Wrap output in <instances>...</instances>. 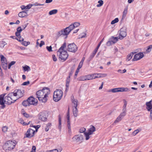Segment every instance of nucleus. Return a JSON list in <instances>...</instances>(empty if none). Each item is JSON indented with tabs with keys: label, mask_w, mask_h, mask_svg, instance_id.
I'll return each mask as SVG.
<instances>
[{
	"label": "nucleus",
	"mask_w": 152,
	"mask_h": 152,
	"mask_svg": "<svg viewBox=\"0 0 152 152\" xmlns=\"http://www.w3.org/2000/svg\"><path fill=\"white\" fill-rule=\"evenodd\" d=\"M49 88L44 87L42 90L37 91L36 92L37 97L39 101L45 103L47 100L48 95L50 94Z\"/></svg>",
	"instance_id": "1"
},
{
	"label": "nucleus",
	"mask_w": 152,
	"mask_h": 152,
	"mask_svg": "<svg viewBox=\"0 0 152 152\" xmlns=\"http://www.w3.org/2000/svg\"><path fill=\"white\" fill-rule=\"evenodd\" d=\"M74 28V26L72 24H71L69 26L66 27V28L62 29L58 31L56 34V37L58 38L61 37L66 39L70 32Z\"/></svg>",
	"instance_id": "2"
},
{
	"label": "nucleus",
	"mask_w": 152,
	"mask_h": 152,
	"mask_svg": "<svg viewBox=\"0 0 152 152\" xmlns=\"http://www.w3.org/2000/svg\"><path fill=\"white\" fill-rule=\"evenodd\" d=\"M63 95L62 91L57 89L54 92L53 99L55 102H58L60 100Z\"/></svg>",
	"instance_id": "3"
},
{
	"label": "nucleus",
	"mask_w": 152,
	"mask_h": 152,
	"mask_svg": "<svg viewBox=\"0 0 152 152\" xmlns=\"http://www.w3.org/2000/svg\"><path fill=\"white\" fill-rule=\"evenodd\" d=\"M16 143L12 141H7L4 145V148L6 150H11L15 147Z\"/></svg>",
	"instance_id": "4"
},
{
	"label": "nucleus",
	"mask_w": 152,
	"mask_h": 152,
	"mask_svg": "<svg viewBox=\"0 0 152 152\" xmlns=\"http://www.w3.org/2000/svg\"><path fill=\"white\" fill-rule=\"evenodd\" d=\"M78 48L74 43L69 44L67 46V50L68 51L75 53L77 50Z\"/></svg>",
	"instance_id": "5"
},
{
	"label": "nucleus",
	"mask_w": 152,
	"mask_h": 152,
	"mask_svg": "<svg viewBox=\"0 0 152 152\" xmlns=\"http://www.w3.org/2000/svg\"><path fill=\"white\" fill-rule=\"evenodd\" d=\"M57 54H59V58L64 61H65L68 57V54L66 51L57 52Z\"/></svg>",
	"instance_id": "6"
},
{
	"label": "nucleus",
	"mask_w": 152,
	"mask_h": 152,
	"mask_svg": "<svg viewBox=\"0 0 152 152\" xmlns=\"http://www.w3.org/2000/svg\"><path fill=\"white\" fill-rule=\"evenodd\" d=\"M12 94H9L7 95L6 96L4 99V102H7V104H11L12 103H14L16 101V100H14V101L12 100L11 98L13 97V95Z\"/></svg>",
	"instance_id": "7"
},
{
	"label": "nucleus",
	"mask_w": 152,
	"mask_h": 152,
	"mask_svg": "<svg viewBox=\"0 0 152 152\" xmlns=\"http://www.w3.org/2000/svg\"><path fill=\"white\" fill-rule=\"evenodd\" d=\"M38 117L39 119L40 120L43 121H45L47 119V113L45 112H40L39 114Z\"/></svg>",
	"instance_id": "8"
},
{
	"label": "nucleus",
	"mask_w": 152,
	"mask_h": 152,
	"mask_svg": "<svg viewBox=\"0 0 152 152\" xmlns=\"http://www.w3.org/2000/svg\"><path fill=\"white\" fill-rule=\"evenodd\" d=\"M126 35V28L125 27H123L120 30L119 35L118 36L119 39H122Z\"/></svg>",
	"instance_id": "9"
},
{
	"label": "nucleus",
	"mask_w": 152,
	"mask_h": 152,
	"mask_svg": "<svg viewBox=\"0 0 152 152\" xmlns=\"http://www.w3.org/2000/svg\"><path fill=\"white\" fill-rule=\"evenodd\" d=\"M83 139V136L80 134L75 135L72 138V142L76 141L77 142L79 143H80L82 142Z\"/></svg>",
	"instance_id": "10"
},
{
	"label": "nucleus",
	"mask_w": 152,
	"mask_h": 152,
	"mask_svg": "<svg viewBox=\"0 0 152 152\" xmlns=\"http://www.w3.org/2000/svg\"><path fill=\"white\" fill-rule=\"evenodd\" d=\"M35 132V131L34 130L31 128L29 129L26 133V137L28 138L31 137L33 136Z\"/></svg>",
	"instance_id": "11"
},
{
	"label": "nucleus",
	"mask_w": 152,
	"mask_h": 152,
	"mask_svg": "<svg viewBox=\"0 0 152 152\" xmlns=\"http://www.w3.org/2000/svg\"><path fill=\"white\" fill-rule=\"evenodd\" d=\"M104 39L103 38V39H102V40L101 41L99 42V43L98 44L97 47L95 49V50L94 51V52H93L90 55V56L89 57V59L90 60H91V59H92L94 57V56L95 55L96 53L98 48H99V47H100L101 43L103 41Z\"/></svg>",
	"instance_id": "12"
},
{
	"label": "nucleus",
	"mask_w": 152,
	"mask_h": 152,
	"mask_svg": "<svg viewBox=\"0 0 152 152\" xmlns=\"http://www.w3.org/2000/svg\"><path fill=\"white\" fill-rule=\"evenodd\" d=\"M144 56V54L142 53H139L136 54L132 59L133 61H137L142 58Z\"/></svg>",
	"instance_id": "13"
},
{
	"label": "nucleus",
	"mask_w": 152,
	"mask_h": 152,
	"mask_svg": "<svg viewBox=\"0 0 152 152\" xmlns=\"http://www.w3.org/2000/svg\"><path fill=\"white\" fill-rule=\"evenodd\" d=\"M27 100L30 105H35V104H37V100L32 96L29 97Z\"/></svg>",
	"instance_id": "14"
},
{
	"label": "nucleus",
	"mask_w": 152,
	"mask_h": 152,
	"mask_svg": "<svg viewBox=\"0 0 152 152\" xmlns=\"http://www.w3.org/2000/svg\"><path fill=\"white\" fill-rule=\"evenodd\" d=\"M4 95H0V104L1 105V108L4 109L5 107L4 101Z\"/></svg>",
	"instance_id": "15"
},
{
	"label": "nucleus",
	"mask_w": 152,
	"mask_h": 152,
	"mask_svg": "<svg viewBox=\"0 0 152 152\" xmlns=\"http://www.w3.org/2000/svg\"><path fill=\"white\" fill-rule=\"evenodd\" d=\"M15 91L17 92L18 96V99L22 97L23 96V93L24 91H22L20 89L15 90Z\"/></svg>",
	"instance_id": "16"
},
{
	"label": "nucleus",
	"mask_w": 152,
	"mask_h": 152,
	"mask_svg": "<svg viewBox=\"0 0 152 152\" xmlns=\"http://www.w3.org/2000/svg\"><path fill=\"white\" fill-rule=\"evenodd\" d=\"M96 75L94 76V79L96 78L103 77L107 76L106 74H96Z\"/></svg>",
	"instance_id": "17"
},
{
	"label": "nucleus",
	"mask_w": 152,
	"mask_h": 152,
	"mask_svg": "<svg viewBox=\"0 0 152 152\" xmlns=\"http://www.w3.org/2000/svg\"><path fill=\"white\" fill-rule=\"evenodd\" d=\"M152 102V99L148 102H147L146 105L147 106V109L148 111H150L152 109V105L151 103Z\"/></svg>",
	"instance_id": "18"
},
{
	"label": "nucleus",
	"mask_w": 152,
	"mask_h": 152,
	"mask_svg": "<svg viewBox=\"0 0 152 152\" xmlns=\"http://www.w3.org/2000/svg\"><path fill=\"white\" fill-rule=\"evenodd\" d=\"M96 130V128L94 126H91V128L89 129L88 133L89 134H93V132H95Z\"/></svg>",
	"instance_id": "19"
},
{
	"label": "nucleus",
	"mask_w": 152,
	"mask_h": 152,
	"mask_svg": "<svg viewBox=\"0 0 152 152\" xmlns=\"http://www.w3.org/2000/svg\"><path fill=\"white\" fill-rule=\"evenodd\" d=\"M118 92H127L129 91V89L127 88H118Z\"/></svg>",
	"instance_id": "20"
},
{
	"label": "nucleus",
	"mask_w": 152,
	"mask_h": 152,
	"mask_svg": "<svg viewBox=\"0 0 152 152\" xmlns=\"http://www.w3.org/2000/svg\"><path fill=\"white\" fill-rule=\"evenodd\" d=\"M96 74H92L91 75H86L88 80H90L94 79V76Z\"/></svg>",
	"instance_id": "21"
},
{
	"label": "nucleus",
	"mask_w": 152,
	"mask_h": 152,
	"mask_svg": "<svg viewBox=\"0 0 152 152\" xmlns=\"http://www.w3.org/2000/svg\"><path fill=\"white\" fill-rule=\"evenodd\" d=\"M66 42H64L58 51L57 52L63 51H64V49L66 47Z\"/></svg>",
	"instance_id": "22"
},
{
	"label": "nucleus",
	"mask_w": 152,
	"mask_h": 152,
	"mask_svg": "<svg viewBox=\"0 0 152 152\" xmlns=\"http://www.w3.org/2000/svg\"><path fill=\"white\" fill-rule=\"evenodd\" d=\"M67 127L68 129V131L69 132H71V130L70 118L67 119Z\"/></svg>",
	"instance_id": "23"
},
{
	"label": "nucleus",
	"mask_w": 152,
	"mask_h": 152,
	"mask_svg": "<svg viewBox=\"0 0 152 152\" xmlns=\"http://www.w3.org/2000/svg\"><path fill=\"white\" fill-rule=\"evenodd\" d=\"M78 110L77 107H74L73 109V113L74 116L76 117L77 115Z\"/></svg>",
	"instance_id": "24"
},
{
	"label": "nucleus",
	"mask_w": 152,
	"mask_h": 152,
	"mask_svg": "<svg viewBox=\"0 0 152 152\" xmlns=\"http://www.w3.org/2000/svg\"><path fill=\"white\" fill-rule=\"evenodd\" d=\"M118 39H119V37L118 38V37H112L111 38L112 39L111 41H112V43L114 44L116 43L118 40Z\"/></svg>",
	"instance_id": "25"
},
{
	"label": "nucleus",
	"mask_w": 152,
	"mask_h": 152,
	"mask_svg": "<svg viewBox=\"0 0 152 152\" xmlns=\"http://www.w3.org/2000/svg\"><path fill=\"white\" fill-rule=\"evenodd\" d=\"M22 104L23 106L25 107L29 106L30 105L29 103H28V102L27 99V100L23 101L22 103Z\"/></svg>",
	"instance_id": "26"
},
{
	"label": "nucleus",
	"mask_w": 152,
	"mask_h": 152,
	"mask_svg": "<svg viewBox=\"0 0 152 152\" xmlns=\"http://www.w3.org/2000/svg\"><path fill=\"white\" fill-rule=\"evenodd\" d=\"M118 89H118V88H113L109 90L108 92H112L113 93L118 92Z\"/></svg>",
	"instance_id": "27"
},
{
	"label": "nucleus",
	"mask_w": 152,
	"mask_h": 152,
	"mask_svg": "<svg viewBox=\"0 0 152 152\" xmlns=\"http://www.w3.org/2000/svg\"><path fill=\"white\" fill-rule=\"evenodd\" d=\"M72 102L74 104V107H77V100L75 99H72Z\"/></svg>",
	"instance_id": "28"
},
{
	"label": "nucleus",
	"mask_w": 152,
	"mask_h": 152,
	"mask_svg": "<svg viewBox=\"0 0 152 152\" xmlns=\"http://www.w3.org/2000/svg\"><path fill=\"white\" fill-rule=\"evenodd\" d=\"M58 12V10L56 9L50 11L49 14L50 15L56 14Z\"/></svg>",
	"instance_id": "29"
},
{
	"label": "nucleus",
	"mask_w": 152,
	"mask_h": 152,
	"mask_svg": "<svg viewBox=\"0 0 152 152\" xmlns=\"http://www.w3.org/2000/svg\"><path fill=\"white\" fill-rule=\"evenodd\" d=\"M124 102V106H123V109L122 110L123 111H126V106L127 104V102L124 99L123 100Z\"/></svg>",
	"instance_id": "30"
},
{
	"label": "nucleus",
	"mask_w": 152,
	"mask_h": 152,
	"mask_svg": "<svg viewBox=\"0 0 152 152\" xmlns=\"http://www.w3.org/2000/svg\"><path fill=\"white\" fill-rule=\"evenodd\" d=\"M23 67L24 71L28 72L31 70L30 67L27 65H25L24 66H23Z\"/></svg>",
	"instance_id": "31"
},
{
	"label": "nucleus",
	"mask_w": 152,
	"mask_h": 152,
	"mask_svg": "<svg viewBox=\"0 0 152 152\" xmlns=\"http://www.w3.org/2000/svg\"><path fill=\"white\" fill-rule=\"evenodd\" d=\"M18 15V16L20 18H23L26 16V15H25V13L23 12H20L19 13Z\"/></svg>",
	"instance_id": "32"
},
{
	"label": "nucleus",
	"mask_w": 152,
	"mask_h": 152,
	"mask_svg": "<svg viewBox=\"0 0 152 152\" xmlns=\"http://www.w3.org/2000/svg\"><path fill=\"white\" fill-rule=\"evenodd\" d=\"M22 114L26 118H28L29 117V115L24 112L23 110H22Z\"/></svg>",
	"instance_id": "33"
},
{
	"label": "nucleus",
	"mask_w": 152,
	"mask_h": 152,
	"mask_svg": "<svg viewBox=\"0 0 152 152\" xmlns=\"http://www.w3.org/2000/svg\"><path fill=\"white\" fill-rule=\"evenodd\" d=\"M127 12V8L124 9V11L123 12L122 18H124L126 17V15Z\"/></svg>",
	"instance_id": "34"
},
{
	"label": "nucleus",
	"mask_w": 152,
	"mask_h": 152,
	"mask_svg": "<svg viewBox=\"0 0 152 152\" xmlns=\"http://www.w3.org/2000/svg\"><path fill=\"white\" fill-rule=\"evenodd\" d=\"M134 55V53L133 52L130 53L127 56V60L128 61H129L132 58Z\"/></svg>",
	"instance_id": "35"
},
{
	"label": "nucleus",
	"mask_w": 152,
	"mask_h": 152,
	"mask_svg": "<svg viewBox=\"0 0 152 152\" xmlns=\"http://www.w3.org/2000/svg\"><path fill=\"white\" fill-rule=\"evenodd\" d=\"M84 134L85 136L86 137V140H88L90 138L89 135L91 134H89V133L87 132H84Z\"/></svg>",
	"instance_id": "36"
},
{
	"label": "nucleus",
	"mask_w": 152,
	"mask_h": 152,
	"mask_svg": "<svg viewBox=\"0 0 152 152\" xmlns=\"http://www.w3.org/2000/svg\"><path fill=\"white\" fill-rule=\"evenodd\" d=\"M98 3L99 4L97 5L96 6L97 7H99L102 6L104 3L103 1L102 0H100L98 1Z\"/></svg>",
	"instance_id": "37"
},
{
	"label": "nucleus",
	"mask_w": 152,
	"mask_h": 152,
	"mask_svg": "<svg viewBox=\"0 0 152 152\" xmlns=\"http://www.w3.org/2000/svg\"><path fill=\"white\" fill-rule=\"evenodd\" d=\"M22 44L26 46H27L28 45L30 44V42H26L25 41H23L22 42Z\"/></svg>",
	"instance_id": "38"
},
{
	"label": "nucleus",
	"mask_w": 152,
	"mask_h": 152,
	"mask_svg": "<svg viewBox=\"0 0 152 152\" xmlns=\"http://www.w3.org/2000/svg\"><path fill=\"white\" fill-rule=\"evenodd\" d=\"M18 122L21 124H23L24 125H28V124H27L26 123H25V122H24V121L22 118L20 119L18 121Z\"/></svg>",
	"instance_id": "39"
},
{
	"label": "nucleus",
	"mask_w": 152,
	"mask_h": 152,
	"mask_svg": "<svg viewBox=\"0 0 152 152\" xmlns=\"http://www.w3.org/2000/svg\"><path fill=\"white\" fill-rule=\"evenodd\" d=\"M118 18H115L114 20H113L111 23V24H113L118 22Z\"/></svg>",
	"instance_id": "40"
},
{
	"label": "nucleus",
	"mask_w": 152,
	"mask_h": 152,
	"mask_svg": "<svg viewBox=\"0 0 152 152\" xmlns=\"http://www.w3.org/2000/svg\"><path fill=\"white\" fill-rule=\"evenodd\" d=\"M152 49V45L149 46L146 51L147 53H149L151 51V49Z\"/></svg>",
	"instance_id": "41"
},
{
	"label": "nucleus",
	"mask_w": 152,
	"mask_h": 152,
	"mask_svg": "<svg viewBox=\"0 0 152 152\" xmlns=\"http://www.w3.org/2000/svg\"><path fill=\"white\" fill-rule=\"evenodd\" d=\"M122 118L121 117L119 116L115 121L114 123H116L119 122L121 120Z\"/></svg>",
	"instance_id": "42"
},
{
	"label": "nucleus",
	"mask_w": 152,
	"mask_h": 152,
	"mask_svg": "<svg viewBox=\"0 0 152 152\" xmlns=\"http://www.w3.org/2000/svg\"><path fill=\"white\" fill-rule=\"evenodd\" d=\"M8 129V128L7 126H5L2 127V130L3 132H7Z\"/></svg>",
	"instance_id": "43"
},
{
	"label": "nucleus",
	"mask_w": 152,
	"mask_h": 152,
	"mask_svg": "<svg viewBox=\"0 0 152 152\" xmlns=\"http://www.w3.org/2000/svg\"><path fill=\"white\" fill-rule=\"evenodd\" d=\"M139 130L138 129H137L134 131L132 133V135L133 136H135L137 133L139 132Z\"/></svg>",
	"instance_id": "44"
},
{
	"label": "nucleus",
	"mask_w": 152,
	"mask_h": 152,
	"mask_svg": "<svg viewBox=\"0 0 152 152\" xmlns=\"http://www.w3.org/2000/svg\"><path fill=\"white\" fill-rule=\"evenodd\" d=\"M2 66L3 69H7V63H3L2 64Z\"/></svg>",
	"instance_id": "45"
},
{
	"label": "nucleus",
	"mask_w": 152,
	"mask_h": 152,
	"mask_svg": "<svg viewBox=\"0 0 152 152\" xmlns=\"http://www.w3.org/2000/svg\"><path fill=\"white\" fill-rule=\"evenodd\" d=\"M32 7L33 6H43V5H44V4H39L37 2H36L34 4H32Z\"/></svg>",
	"instance_id": "46"
},
{
	"label": "nucleus",
	"mask_w": 152,
	"mask_h": 152,
	"mask_svg": "<svg viewBox=\"0 0 152 152\" xmlns=\"http://www.w3.org/2000/svg\"><path fill=\"white\" fill-rule=\"evenodd\" d=\"M77 80L79 81H84V76H81L78 77L77 78Z\"/></svg>",
	"instance_id": "47"
},
{
	"label": "nucleus",
	"mask_w": 152,
	"mask_h": 152,
	"mask_svg": "<svg viewBox=\"0 0 152 152\" xmlns=\"http://www.w3.org/2000/svg\"><path fill=\"white\" fill-rule=\"evenodd\" d=\"M74 26V28L80 26V23L78 22H75L73 24H72Z\"/></svg>",
	"instance_id": "48"
},
{
	"label": "nucleus",
	"mask_w": 152,
	"mask_h": 152,
	"mask_svg": "<svg viewBox=\"0 0 152 152\" xmlns=\"http://www.w3.org/2000/svg\"><path fill=\"white\" fill-rule=\"evenodd\" d=\"M58 121H59V126L61 127V116L60 115H58Z\"/></svg>",
	"instance_id": "49"
},
{
	"label": "nucleus",
	"mask_w": 152,
	"mask_h": 152,
	"mask_svg": "<svg viewBox=\"0 0 152 152\" xmlns=\"http://www.w3.org/2000/svg\"><path fill=\"white\" fill-rule=\"evenodd\" d=\"M126 111H123V112L121 113L119 116L122 118L126 115Z\"/></svg>",
	"instance_id": "50"
},
{
	"label": "nucleus",
	"mask_w": 152,
	"mask_h": 152,
	"mask_svg": "<svg viewBox=\"0 0 152 152\" xmlns=\"http://www.w3.org/2000/svg\"><path fill=\"white\" fill-rule=\"evenodd\" d=\"M10 94H13L12 95H13V97H14L18 96L17 92L15 91H15H14V93L11 92V93H10Z\"/></svg>",
	"instance_id": "51"
},
{
	"label": "nucleus",
	"mask_w": 152,
	"mask_h": 152,
	"mask_svg": "<svg viewBox=\"0 0 152 152\" xmlns=\"http://www.w3.org/2000/svg\"><path fill=\"white\" fill-rule=\"evenodd\" d=\"M66 118L67 119L70 118L69 116V108L68 107V111L67 113V115H66Z\"/></svg>",
	"instance_id": "52"
},
{
	"label": "nucleus",
	"mask_w": 152,
	"mask_h": 152,
	"mask_svg": "<svg viewBox=\"0 0 152 152\" xmlns=\"http://www.w3.org/2000/svg\"><path fill=\"white\" fill-rule=\"evenodd\" d=\"M23 29L21 28V27H18L17 29V31L20 33Z\"/></svg>",
	"instance_id": "53"
},
{
	"label": "nucleus",
	"mask_w": 152,
	"mask_h": 152,
	"mask_svg": "<svg viewBox=\"0 0 152 152\" xmlns=\"http://www.w3.org/2000/svg\"><path fill=\"white\" fill-rule=\"evenodd\" d=\"M73 67H73V69H72L71 70V72H70L69 73V76L70 77L71 76H72L73 73V72H74V70H73V69L74 68V67H75V66H73Z\"/></svg>",
	"instance_id": "54"
},
{
	"label": "nucleus",
	"mask_w": 152,
	"mask_h": 152,
	"mask_svg": "<svg viewBox=\"0 0 152 152\" xmlns=\"http://www.w3.org/2000/svg\"><path fill=\"white\" fill-rule=\"evenodd\" d=\"M0 57H1V61H4L6 59V58L2 55H0Z\"/></svg>",
	"instance_id": "55"
},
{
	"label": "nucleus",
	"mask_w": 152,
	"mask_h": 152,
	"mask_svg": "<svg viewBox=\"0 0 152 152\" xmlns=\"http://www.w3.org/2000/svg\"><path fill=\"white\" fill-rule=\"evenodd\" d=\"M86 129L85 128H81L80 129L79 132L80 133H84L85 132V131H86Z\"/></svg>",
	"instance_id": "56"
},
{
	"label": "nucleus",
	"mask_w": 152,
	"mask_h": 152,
	"mask_svg": "<svg viewBox=\"0 0 152 152\" xmlns=\"http://www.w3.org/2000/svg\"><path fill=\"white\" fill-rule=\"evenodd\" d=\"M29 83H30L29 81H26V82L23 83L22 84V85H23V86L28 85L29 84Z\"/></svg>",
	"instance_id": "57"
},
{
	"label": "nucleus",
	"mask_w": 152,
	"mask_h": 152,
	"mask_svg": "<svg viewBox=\"0 0 152 152\" xmlns=\"http://www.w3.org/2000/svg\"><path fill=\"white\" fill-rule=\"evenodd\" d=\"M46 48L48 50L49 52H51L52 51V47L51 46H47Z\"/></svg>",
	"instance_id": "58"
},
{
	"label": "nucleus",
	"mask_w": 152,
	"mask_h": 152,
	"mask_svg": "<svg viewBox=\"0 0 152 152\" xmlns=\"http://www.w3.org/2000/svg\"><path fill=\"white\" fill-rule=\"evenodd\" d=\"M40 126L39 125H37V126H34L33 127L34 128L36 129V131L37 132L38 130V129L40 127Z\"/></svg>",
	"instance_id": "59"
},
{
	"label": "nucleus",
	"mask_w": 152,
	"mask_h": 152,
	"mask_svg": "<svg viewBox=\"0 0 152 152\" xmlns=\"http://www.w3.org/2000/svg\"><path fill=\"white\" fill-rule=\"evenodd\" d=\"M18 39L17 40L20 42H23L24 41V39L23 38L21 37L20 36V37H19V38H18Z\"/></svg>",
	"instance_id": "60"
},
{
	"label": "nucleus",
	"mask_w": 152,
	"mask_h": 152,
	"mask_svg": "<svg viewBox=\"0 0 152 152\" xmlns=\"http://www.w3.org/2000/svg\"><path fill=\"white\" fill-rule=\"evenodd\" d=\"M32 7V4H29L26 6V9H30Z\"/></svg>",
	"instance_id": "61"
},
{
	"label": "nucleus",
	"mask_w": 152,
	"mask_h": 152,
	"mask_svg": "<svg viewBox=\"0 0 152 152\" xmlns=\"http://www.w3.org/2000/svg\"><path fill=\"white\" fill-rule=\"evenodd\" d=\"M20 32L16 31L15 33L16 36L18 38H19V37H20Z\"/></svg>",
	"instance_id": "62"
},
{
	"label": "nucleus",
	"mask_w": 152,
	"mask_h": 152,
	"mask_svg": "<svg viewBox=\"0 0 152 152\" xmlns=\"http://www.w3.org/2000/svg\"><path fill=\"white\" fill-rule=\"evenodd\" d=\"M112 41H108L106 43V45L108 46L110 45L111 44H113Z\"/></svg>",
	"instance_id": "63"
},
{
	"label": "nucleus",
	"mask_w": 152,
	"mask_h": 152,
	"mask_svg": "<svg viewBox=\"0 0 152 152\" xmlns=\"http://www.w3.org/2000/svg\"><path fill=\"white\" fill-rule=\"evenodd\" d=\"M151 111L150 114V118L151 120H152V109H151L149 111Z\"/></svg>",
	"instance_id": "64"
}]
</instances>
